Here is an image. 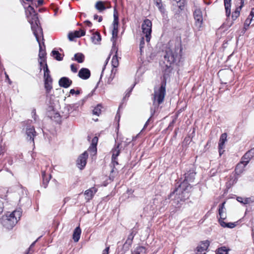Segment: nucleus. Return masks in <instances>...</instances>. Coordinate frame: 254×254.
I'll return each mask as SVG.
<instances>
[{
    "label": "nucleus",
    "instance_id": "obj_1",
    "mask_svg": "<svg viewBox=\"0 0 254 254\" xmlns=\"http://www.w3.org/2000/svg\"><path fill=\"white\" fill-rule=\"evenodd\" d=\"M195 174L193 170L188 171L184 175V180L183 182L171 193L170 197L174 199L177 204H183L181 202L189 197L190 192L191 189L190 183L193 182Z\"/></svg>",
    "mask_w": 254,
    "mask_h": 254
},
{
    "label": "nucleus",
    "instance_id": "obj_2",
    "mask_svg": "<svg viewBox=\"0 0 254 254\" xmlns=\"http://www.w3.org/2000/svg\"><path fill=\"white\" fill-rule=\"evenodd\" d=\"M166 78L163 76L161 85L159 87H155L153 94V108L151 109V117L148 119L144 126L143 129H144L147 126L151 120V117L154 115L158 110L159 106L162 104L164 100L166 95Z\"/></svg>",
    "mask_w": 254,
    "mask_h": 254
},
{
    "label": "nucleus",
    "instance_id": "obj_3",
    "mask_svg": "<svg viewBox=\"0 0 254 254\" xmlns=\"http://www.w3.org/2000/svg\"><path fill=\"white\" fill-rule=\"evenodd\" d=\"M22 215L21 207H18L16 210L11 212H7L5 215L2 216L0 219L2 225L7 229L10 230L17 223Z\"/></svg>",
    "mask_w": 254,
    "mask_h": 254
},
{
    "label": "nucleus",
    "instance_id": "obj_4",
    "mask_svg": "<svg viewBox=\"0 0 254 254\" xmlns=\"http://www.w3.org/2000/svg\"><path fill=\"white\" fill-rule=\"evenodd\" d=\"M32 31L36 40L39 44V59L45 60L46 55L45 46L44 42L42 29L41 27H37L36 24H32Z\"/></svg>",
    "mask_w": 254,
    "mask_h": 254
},
{
    "label": "nucleus",
    "instance_id": "obj_5",
    "mask_svg": "<svg viewBox=\"0 0 254 254\" xmlns=\"http://www.w3.org/2000/svg\"><path fill=\"white\" fill-rule=\"evenodd\" d=\"M181 52L182 49L179 46H175L174 48H168L166 49L164 59L171 65L176 61L179 57V54H180Z\"/></svg>",
    "mask_w": 254,
    "mask_h": 254
},
{
    "label": "nucleus",
    "instance_id": "obj_6",
    "mask_svg": "<svg viewBox=\"0 0 254 254\" xmlns=\"http://www.w3.org/2000/svg\"><path fill=\"white\" fill-rule=\"evenodd\" d=\"M118 48L115 45V42H113V45L111 50V54H114L112 59V65L113 68H116L119 66V59L121 58H119L118 56ZM117 69L116 68H113L112 70V73L111 74V79H109L108 81V83H110L111 81L113 80L115 74H116Z\"/></svg>",
    "mask_w": 254,
    "mask_h": 254
},
{
    "label": "nucleus",
    "instance_id": "obj_7",
    "mask_svg": "<svg viewBox=\"0 0 254 254\" xmlns=\"http://www.w3.org/2000/svg\"><path fill=\"white\" fill-rule=\"evenodd\" d=\"M27 17L29 22L31 24V29L32 30V24H36L37 27H40L38 25L39 20L37 14L36 13L34 8L31 5H29L25 11Z\"/></svg>",
    "mask_w": 254,
    "mask_h": 254
},
{
    "label": "nucleus",
    "instance_id": "obj_8",
    "mask_svg": "<svg viewBox=\"0 0 254 254\" xmlns=\"http://www.w3.org/2000/svg\"><path fill=\"white\" fill-rule=\"evenodd\" d=\"M141 29L146 42H149L151 38L152 22L148 19H145L142 24Z\"/></svg>",
    "mask_w": 254,
    "mask_h": 254
},
{
    "label": "nucleus",
    "instance_id": "obj_9",
    "mask_svg": "<svg viewBox=\"0 0 254 254\" xmlns=\"http://www.w3.org/2000/svg\"><path fill=\"white\" fill-rule=\"evenodd\" d=\"M193 16L195 20V28L197 30H200L203 21L202 12L200 9H197L194 11Z\"/></svg>",
    "mask_w": 254,
    "mask_h": 254
},
{
    "label": "nucleus",
    "instance_id": "obj_10",
    "mask_svg": "<svg viewBox=\"0 0 254 254\" xmlns=\"http://www.w3.org/2000/svg\"><path fill=\"white\" fill-rule=\"evenodd\" d=\"M121 145H122L121 143H117L115 145L114 147L113 148L112 150V163L114 164V165L118 164V162L117 161V157L119 155L120 153V151L121 150V148H122V146L120 147Z\"/></svg>",
    "mask_w": 254,
    "mask_h": 254
},
{
    "label": "nucleus",
    "instance_id": "obj_11",
    "mask_svg": "<svg viewBox=\"0 0 254 254\" xmlns=\"http://www.w3.org/2000/svg\"><path fill=\"white\" fill-rule=\"evenodd\" d=\"M88 154L87 151L84 152L82 154H81L79 157L78 158L76 161V164L77 167L80 169H82L84 168L86 164V160L88 158Z\"/></svg>",
    "mask_w": 254,
    "mask_h": 254
},
{
    "label": "nucleus",
    "instance_id": "obj_12",
    "mask_svg": "<svg viewBox=\"0 0 254 254\" xmlns=\"http://www.w3.org/2000/svg\"><path fill=\"white\" fill-rule=\"evenodd\" d=\"M26 134L27 138L31 141L33 145L34 146V137L37 135V133L33 127H29L26 128Z\"/></svg>",
    "mask_w": 254,
    "mask_h": 254
},
{
    "label": "nucleus",
    "instance_id": "obj_13",
    "mask_svg": "<svg viewBox=\"0 0 254 254\" xmlns=\"http://www.w3.org/2000/svg\"><path fill=\"white\" fill-rule=\"evenodd\" d=\"M133 238L134 237L132 236L131 235H128L126 241L123 246L122 249L123 251V254H124V253H125L126 252L128 251L129 250V248H130L132 245Z\"/></svg>",
    "mask_w": 254,
    "mask_h": 254
},
{
    "label": "nucleus",
    "instance_id": "obj_14",
    "mask_svg": "<svg viewBox=\"0 0 254 254\" xmlns=\"http://www.w3.org/2000/svg\"><path fill=\"white\" fill-rule=\"evenodd\" d=\"M85 31L80 29L78 31H75L74 32H70L68 35V39L70 41H73L75 38H79L84 36Z\"/></svg>",
    "mask_w": 254,
    "mask_h": 254
},
{
    "label": "nucleus",
    "instance_id": "obj_15",
    "mask_svg": "<svg viewBox=\"0 0 254 254\" xmlns=\"http://www.w3.org/2000/svg\"><path fill=\"white\" fill-rule=\"evenodd\" d=\"M91 75L90 71L86 68H81L78 74V76L81 79L86 80L88 79Z\"/></svg>",
    "mask_w": 254,
    "mask_h": 254
},
{
    "label": "nucleus",
    "instance_id": "obj_16",
    "mask_svg": "<svg viewBox=\"0 0 254 254\" xmlns=\"http://www.w3.org/2000/svg\"><path fill=\"white\" fill-rule=\"evenodd\" d=\"M97 189L95 187H92L86 190L84 193L85 199L87 201H89L90 199L92 198L93 196L97 192Z\"/></svg>",
    "mask_w": 254,
    "mask_h": 254
},
{
    "label": "nucleus",
    "instance_id": "obj_17",
    "mask_svg": "<svg viewBox=\"0 0 254 254\" xmlns=\"http://www.w3.org/2000/svg\"><path fill=\"white\" fill-rule=\"evenodd\" d=\"M227 135L226 133H222L220 136L218 145L219 152L220 155L223 152V151H222V149H223L224 147L225 143L227 140Z\"/></svg>",
    "mask_w": 254,
    "mask_h": 254
},
{
    "label": "nucleus",
    "instance_id": "obj_18",
    "mask_svg": "<svg viewBox=\"0 0 254 254\" xmlns=\"http://www.w3.org/2000/svg\"><path fill=\"white\" fill-rule=\"evenodd\" d=\"M254 155V148L248 151L246 153H245V154L242 158L241 161L244 163V164L247 165L248 163L250 161L251 159L253 158Z\"/></svg>",
    "mask_w": 254,
    "mask_h": 254
},
{
    "label": "nucleus",
    "instance_id": "obj_19",
    "mask_svg": "<svg viewBox=\"0 0 254 254\" xmlns=\"http://www.w3.org/2000/svg\"><path fill=\"white\" fill-rule=\"evenodd\" d=\"M209 244V241L208 240L202 242L200 245L197 247L196 254H201L203 252L206 251L208 248Z\"/></svg>",
    "mask_w": 254,
    "mask_h": 254
},
{
    "label": "nucleus",
    "instance_id": "obj_20",
    "mask_svg": "<svg viewBox=\"0 0 254 254\" xmlns=\"http://www.w3.org/2000/svg\"><path fill=\"white\" fill-rule=\"evenodd\" d=\"M59 84L61 87L67 88L72 84V81L67 77H63L59 80Z\"/></svg>",
    "mask_w": 254,
    "mask_h": 254
},
{
    "label": "nucleus",
    "instance_id": "obj_21",
    "mask_svg": "<svg viewBox=\"0 0 254 254\" xmlns=\"http://www.w3.org/2000/svg\"><path fill=\"white\" fill-rule=\"evenodd\" d=\"M219 216H217L218 218V222L220 224V221H224V220L226 219L227 218V213L225 207H219L218 209Z\"/></svg>",
    "mask_w": 254,
    "mask_h": 254
},
{
    "label": "nucleus",
    "instance_id": "obj_22",
    "mask_svg": "<svg viewBox=\"0 0 254 254\" xmlns=\"http://www.w3.org/2000/svg\"><path fill=\"white\" fill-rule=\"evenodd\" d=\"M81 233V230L79 226L77 227L74 229L72 235V238L75 242H77L79 241Z\"/></svg>",
    "mask_w": 254,
    "mask_h": 254
},
{
    "label": "nucleus",
    "instance_id": "obj_23",
    "mask_svg": "<svg viewBox=\"0 0 254 254\" xmlns=\"http://www.w3.org/2000/svg\"><path fill=\"white\" fill-rule=\"evenodd\" d=\"M44 81H53L52 78L50 74V70L48 68L47 64H45V66L44 67Z\"/></svg>",
    "mask_w": 254,
    "mask_h": 254
},
{
    "label": "nucleus",
    "instance_id": "obj_24",
    "mask_svg": "<svg viewBox=\"0 0 254 254\" xmlns=\"http://www.w3.org/2000/svg\"><path fill=\"white\" fill-rule=\"evenodd\" d=\"M42 176L43 178V185L44 187L46 188L50 180L51 179V175L46 174L45 171H43L42 172Z\"/></svg>",
    "mask_w": 254,
    "mask_h": 254
},
{
    "label": "nucleus",
    "instance_id": "obj_25",
    "mask_svg": "<svg viewBox=\"0 0 254 254\" xmlns=\"http://www.w3.org/2000/svg\"><path fill=\"white\" fill-rule=\"evenodd\" d=\"M98 138L97 137H94L92 140V144L91 146L89 147L88 150L89 151H92L94 153H96V145L97 144Z\"/></svg>",
    "mask_w": 254,
    "mask_h": 254
},
{
    "label": "nucleus",
    "instance_id": "obj_26",
    "mask_svg": "<svg viewBox=\"0 0 254 254\" xmlns=\"http://www.w3.org/2000/svg\"><path fill=\"white\" fill-rule=\"evenodd\" d=\"M231 0H224L227 17H229L231 14Z\"/></svg>",
    "mask_w": 254,
    "mask_h": 254
},
{
    "label": "nucleus",
    "instance_id": "obj_27",
    "mask_svg": "<svg viewBox=\"0 0 254 254\" xmlns=\"http://www.w3.org/2000/svg\"><path fill=\"white\" fill-rule=\"evenodd\" d=\"M230 249L225 246L217 248L215 251V254H228Z\"/></svg>",
    "mask_w": 254,
    "mask_h": 254
},
{
    "label": "nucleus",
    "instance_id": "obj_28",
    "mask_svg": "<svg viewBox=\"0 0 254 254\" xmlns=\"http://www.w3.org/2000/svg\"><path fill=\"white\" fill-rule=\"evenodd\" d=\"M246 165V164H244V163L241 161L236 167V173L239 175L243 173Z\"/></svg>",
    "mask_w": 254,
    "mask_h": 254
},
{
    "label": "nucleus",
    "instance_id": "obj_29",
    "mask_svg": "<svg viewBox=\"0 0 254 254\" xmlns=\"http://www.w3.org/2000/svg\"><path fill=\"white\" fill-rule=\"evenodd\" d=\"M132 254H147L146 249L144 247L138 246L135 249Z\"/></svg>",
    "mask_w": 254,
    "mask_h": 254
},
{
    "label": "nucleus",
    "instance_id": "obj_30",
    "mask_svg": "<svg viewBox=\"0 0 254 254\" xmlns=\"http://www.w3.org/2000/svg\"><path fill=\"white\" fill-rule=\"evenodd\" d=\"M84 58L85 57L83 54L78 53L74 55V59H72V60H75L79 63H82L84 62Z\"/></svg>",
    "mask_w": 254,
    "mask_h": 254
},
{
    "label": "nucleus",
    "instance_id": "obj_31",
    "mask_svg": "<svg viewBox=\"0 0 254 254\" xmlns=\"http://www.w3.org/2000/svg\"><path fill=\"white\" fill-rule=\"evenodd\" d=\"M92 41L95 44H98L101 40L100 34L98 32L94 33L91 37Z\"/></svg>",
    "mask_w": 254,
    "mask_h": 254
},
{
    "label": "nucleus",
    "instance_id": "obj_32",
    "mask_svg": "<svg viewBox=\"0 0 254 254\" xmlns=\"http://www.w3.org/2000/svg\"><path fill=\"white\" fill-rule=\"evenodd\" d=\"M112 39H113V42H115L116 43L115 39H117L118 34V25H113V30H112Z\"/></svg>",
    "mask_w": 254,
    "mask_h": 254
},
{
    "label": "nucleus",
    "instance_id": "obj_33",
    "mask_svg": "<svg viewBox=\"0 0 254 254\" xmlns=\"http://www.w3.org/2000/svg\"><path fill=\"white\" fill-rule=\"evenodd\" d=\"M220 225L224 228H233L236 226L235 223H226L224 221H221V220L220 221Z\"/></svg>",
    "mask_w": 254,
    "mask_h": 254
},
{
    "label": "nucleus",
    "instance_id": "obj_34",
    "mask_svg": "<svg viewBox=\"0 0 254 254\" xmlns=\"http://www.w3.org/2000/svg\"><path fill=\"white\" fill-rule=\"evenodd\" d=\"M95 8L99 11H102L106 9L104 2L102 1H98L96 3Z\"/></svg>",
    "mask_w": 254,
    "mask_h": 254
},
{
    "label": "nucleus",
    "instance_id": "obj_35",
    "mask_svg": "<svg viewBox=\"0 0 254 254\" xmlns=\"http://www.w3.org/2000/svg\"><path fill=\"white\" fill-rule=\"evenodd\" d=\"M52 81H50V80L44 81V86L47 93H49L52 89Z\"/></svg>",
    "mask_w": 254,
    "mask_h": 254
},
{
    "label": "nucleus",
    "instance_id": "obj_36",
    "mask_svg": "<svg viewBox=\"0 0 254 254\" xmlns=\"http://www.w3.org/2000/svg\"><path fill=\"white\" fill-rule=\"evenodd\" d=\"M52 55L54 58L57 61H62L63 60V57L61 54L57 51L53 50L52 52Z\"/></svg>",
    "mask_w": 254,
    "mask_h": 254
},
{
    "label": "nucleus",
    "instance_id": "obj_37",
    "mask_svg": "<svg viewBox=\"0 0 254 254\" xmlns=\"http://www.w3.org/2000/svg\"><path fill=\"white\" fill-rule=\"evenodd\" d=\"M241 9L242 8L241 7L238 6L236 7L235 10L234 12H233L232 14V18L233 20H235L239 17V16L240 15V11L241 10Z\"/></svg>",
    "mask_w": 254,
    "mask_h": 254
},
{
    "label": "nucleus",
    "instance_id": "obj_38",
    "mask_svg": "<svg viewBox=\"0 0 254 254\" xmlns=\"http://www.w3.org/2000/svg\"><path fill=\"white\" fill-rule=\"evenodd\" d=\"M237 200L242 204H250L251 201H253L250 198H243L240 197H238Z\"/></svg>",
    "mask_w": 254,
    "mask_h": 254
},
{
    "label": "nucleus",
    "instance_id": "obj_39",
    "mask_svg": "<svg viewBox=\"0 0 254 254\" xmlns=\"http://www.w3.org/2000/svg\"><path fill=\"white\" fill-rule=\"evenodd\" d=\"M156 6L158 7V9L162 13H164L165 12V9L163 6V4L161 2V0H154Z\"/></svg>",
    "mask_w": 254,
    "mask_h": 254
},
{
    "label": "nucleus",
    "instance_id": "obj_40",
    "mask_svg": "<svg viewBox=\"0 0 254 254\" xmlns=\"http://www.w3.org/2000/svg\"><path fill=\"white\" fill-rule=\"evenodd\" d=\"M113 25H119V17H118V12H117L116 7L114 8V21H113Z\"/></svg>",
    "mask_w": 254,
    "mask_h": 254
},
{
    "label": "nucleus",
    "instance_id": "obj_41",
    "mask_svg": "<svg viewBox=\"0 0 254 254\" xmlns=\"http://www.w3.org/2000/svg\"><path fill=\"white\" fill-rule=\"evenodd\" d=\"M101 106L100 105H98L96 107L94 108V109L93 110V114L96 115V116H99V115L101 113Z\"/></svg>",
    "mask_w": 254,
    "mask_h": 254
},
{
    "label": "nucleus",
    "instance_id": "obj_42",
    "mask_svg": "<svg viewBox=\"0 0 254 254\" xmlns=\"http://www.w3.org/2000/svg\"><path fill=\"white\" fill-rule=\"evenodd\" d=\"M80 105L79 103H76L73 104L69 105L67 106L68 111L70 110H77Z\"/></svg>",
    "mask_w": 254,
    "mask_h": 254
},
{
    "label": "nucleus",
    "instance_id": "obj_43",
    "mask_svg": "<svg viewBox=\"0 0 254 254\" xmlns=\"http://www.w3.org/2000/svg\"><path fill=\"white\" fill-rule=\"evenodd\" d=\"M252 20H253L252 18H251L249 16L246 19V20H245V23H244L245 28L247 29V28L249 26Z\"/></svg>",
    "mask_w": 254,
    "mask_h": 254
},
{
    "label": "nucleus",
    "instance_id": "obj_44",
    "mask_svg": "<svg viewBox=\"0 0 254 254\" xmlns=\"http://www.w3.org/2000/svg\"><path fill=\"white\" fill-rule=\"evenodd\" d=\"M144 37H142V38L140 39V44H139V49L141 53L142 52V49L144 47Z\"/></svg>",
    "mask_w": 254,
    "mask_h": 254
},
{
    "label": "nucleus",
    "instance_id": "obj_45",
    "mask_svg": "<svg viewBox=\"0 0 254 254\" xmlns=\"http://www.w3.org/2000/svg\"><path fill=\"white\" fill-rule=\"evenodd\" d=\"M137 229L136 228H135V227H134L131 229L129 234L131 235L132 236L134 237V236L137 234Z\"/></svg>",
    "mask_w": 254,
    "mask_h": 254
},
{
    "label": "nucleus",
    "instance_id": "obj_46",
    "mask_svg": "<svg viewBox=\"0 0 254 254\" xmlns=\"http://www.w3.org/2000/svg\"><path fill=\"white\" fill-rule=\"evenodd\" d=\"M137 229L136 228H135V227H134L131 229L129 234L131 235L132 236L134 237V236L137 234Z\"/></svg>",
    "mask_w": 254,
    "mask_h": 254
},
{
    "label": "nucleus",
    "instance_id": "obj_47",
    "mask_svg": "<svg viewBox=\"0 0 254 254\" xmlns=\"http://www.w3.org/2000/svg\"><path fill=\"white\" fill-rule=\"evenodd\" d=\"M39 63L40 65V67H43L44 68L46 63V60H42V59H39ZM42 68H40V69L41 70Z\"/></svg>",
    "mask_w": 254,
    "mask_h": 254
},
{
    "label": "nucleus",
    "instance_id": "obj_48",
    "mask_svg": "<svg viewBox=\"0 0 254 254\" xmlns=\"http://www.w3.org/2000/svg\"><path fill=\"white\" fill-rule=\"evenodd\" d=\"M70 69L74 73H76L77 71V68L74 64H71Z\"/></svg>",
    "mask_w": 254,
    "mask_h": 254
},
{
    "label": "nucleus",
    "instance_id": "obj_49",
    "mask_svg": "<svg viewBox=\"0 0 254 254\" xmlns=\"http://www.w3.org/2000/svg\"><path fill=\"white\" fill-rule=\"evenodd\" d=\"M94 19L95 20H98V22H100L102 20V16H99L98 15L95 14L94 15Z\"/></svg>",
    "mask_w": 254,
    "mask_h": 254
},
{
    "label": "nucleus",
    "instance_id": "obj_50",
    "mask_svg": "<svg viewBox=\"0 0 254 254\" xmlns=\"http://www.w3.org/2000/svg\"><path fill=\"white\" fill-rule=\"evenodd\" d=\"M110 246H107L102 252V254H109Z\"/></svg>",
    "mask_w": 254,
    "mask_h": 254
},
{
    "label": "nucleus",
    "instance_id": "obj_51",
    "mask_svg": "<svg viewBox=\"0 0 254 254\" xmlns=\"http://www.w3.org/2000/svg\"><path fill=\"white\" fill-rule=\"evenodd\" d=\"M70 93L71 94H76L78 95V94H79L80 93V91H79V90L75 91L74 89H71L70 90Z\"/></svg>",
    "mask_w": 254,
    "mask_h": 254
},
{
    "label": "nucleus",
    "instance_id": "obj_52",
    "mask_svg": "<svg viewBox=\"0 0 254 254\" xmlns=\"http://www.w3.org/2000/svg\"><path fill=\"white\" fill-rule=\"evenodd\" d=\"M240 0V5L239 6V7H240L242 8L244 6L246 0Z\"/></svg>",
    "mask_w": 254,
    "mask_h": 254
},
{
    "label": "nucleus",
    "instance_id": "obj_53",
    "mask_svg": "<svg viewBox=\"0 0 254 254\" xmlns=\"http://www.w3.org/2000/svg\"><path fill=\"white\" fill-rule=\"evenodd\" d=\"M249 16L252 18L254 17V8H253L252 9L250 15Z\"/></svg>",
    "mask_w": 254,
    "mask_h": 254
},
{
    "label": "nucleus",
    "instance_id": "obj_54",
    "mask_svg": "<svg viewBox=\"0 0 254 254\" xmlns=\"http://www.w3.org/2000/svg\"><path fill=\"white\" fill-rule=\"evenodd\" d=\"M85 22L86 23L87 25L89 27H91L92 25V23L90 21L88 20H86L85 21Z\"/></svg>",
    "mask_w": 254,
    "mask_h": 254
},
{
    "label": "nucleus",
    "instance_id": "obj_55",
    "mask_svg": "<svg viewBox=\"0 0 254 254\" xmlns=\"http://www.w3.org/2000/svg\"><path fill=\"white\" fill-rule=\"evenodd\" d=\"M130 140H128V139H127L126 141H125V147L127 146L128 143H130Z\"/></svg>",
    "mask_w": 254,
    "mask_h": 254
},
{
    "label": "nucleus",
    "instance_id": "obj_56",
    "mask_svg": "<svg viewBox=\"0 0 254 254\" xmlns=\"http://www.w3.org/2000/svg\"><path fill=\"white\" fill-rule=\"evenodd\" d=\"M32 115H33V117L34 116V119L35 120V116H36V111H35V109H34V110H33L32 111Z\"/></svg>",
    "mask_w": 254,
    "mask_h": 254
},
{
    "label": "nucleus",
    "instance_id": "obj_57",
    "mask_svg": "<svg viewBox=\"0 0 254 254\" xmlns=\"http://www.w3.org/2000/svg\"><path fill=\"white\" fill-rule=\"evenodd\" d=\"M38 3L39 4L41 5L43 3V0H38Z\"/></svg>",
    "mask_w": 254,
    "mask_h": 254
},
{
    "label": "nucleus",
    "instance_id": "obj_58",
    "mask_svg": "<svg viewBox=\"0 0 254 254\" xmlns=\"http://www.w3.org/2000/svg\"><path fill=\"white\" fill-rule=\"evenodd\" d=\"M225 203H226V201H224V202H222V203L219 205V206H224Z\"/></svg>",
    "mask_w": 254,
    "mask_h": 254
},
{
    "label": "nucleus",
    "instance_id": "obj_59",
    "mask_svg": "<svg viewBox=\"0 0 254 254\" xmlns=\"http://www.w3.org/2000/svg\"><path fill=\"white\" fill-rule=\"evenodd\" d=\"M3 207H0V214L3 211Z\"/></svg>",
    "mask_w": 254,
    "mask_h": 254
},
{
    "label": "nucleus",
    "instance_id": "obj_60",
    "mask_svg": "<svg viewBox=\"0 0 254 254\" xmlns=\"http://www.w3.org/2000/svg\"><path fill=\"white\" fill-rule=\"evenodd\" d=\"M120 118V115L118 114H117L116 115V119L118 118V119L119 120Z\"/></svg>",
    "mask_w": 254,
    "mask_h": 254
},
{
    "label": "nucleus",
    "instance_id": "obj_61",
    "mask_svg": "<svg viewBox=\"0 0 254 254\" xmlns=\"http://www.w3.org/2000/svg\"><path fill=\"white\" fill-rule=\"evenodd\" d=\"M109 58H110V57H109L106 59V64H107L108 61V60H109Z\"/></svg>",
    "mask_w": 254,
    "mask_h": 254
},
{
    "label": "nucleus",
    "instance_id": "obj_62",
    "mask_svg": "<svg viewBox=\"0 0 254 254\" xmlns=\"http://www.w3.org/2000/svg\"><path fill=\"white\" fill-rule=\"evenodd\" d=\"M1 152H2V148H1V147H0V155L1 154Z\"/></svg>",
    "mask_w": 254,
    "mask_h": 254
},
{
    "label": "nucleus",
    "instance_id": "obj_63",
    "mask_svg": "<svg viewBox=\"0 0 254 254\" xmlns=\"http://www.w3.org/2000/svg\"><path fill=\"white\" fill-rule=\"evenodd\" d=\"M24 199L26 200H29L28 198L27 197H24Z\"/></svg>",
    "mask_w": 254,
    "mask_h": 254
},
{
    "label": "nucleus",
    "instance_id": "obj_64",
    "mask_svg": "<svg viewBox=\"0 0 254 254\" xmlns=\"http://www.w3.org/2000/svg\"><path fill=\"white\" fill-rule=\"evenodd\" d=\"M35 242H34V243H33L31 245V246H32L33 245H34V244H35Z\"/></svg>",
    "mask_w": 254,
    "mask_h": 254
}]
</instances>
